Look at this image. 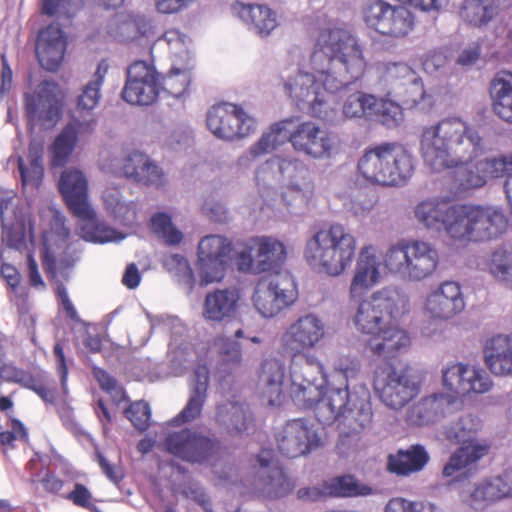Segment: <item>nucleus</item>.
Segmentation results:
<instances>
[{"mask_svg": "<svg viewBox=\"0 0 512 512\" xmlns=\"http://www.w3.org/2000/svg\"><path fill=\"white\" fill-rule=\"evenodd\" d=\"M310 65L313 72L299 69L285 81V90L300 108L308 105L312 116L333 123L337 116L333 94L364 75V48L345 24L329 21L318 31Z\"/></svg>", "mask_w": 512, "mask_h": 512, "instance_id": "obj_1", "label": "nucleus"}, {"mask_svg": "<svg viewBox=\"0 0 512 512\" xmlns=\"http://www.w3.org/2000/svg\"><path fill=\"white\" fill-rule=\"evenodd\" d=\"M357 358L340 357L334 363L335 371L345 380L344 387L316 384L314 379L304 377L298 383L291 375V398L301 409H314L315 417L322 425L335 422L352 430L366 427L372 420L370 391L363 383L351 384L360 372Z\"/></svg>", "mask_w": 512, "mask_h": 512, "instance_id": "obj_2", "label": "nucleus"}, {"mask_svg": "<svg viewBox=\"0 0 512 512\" xmlns=\"http://www.w3.org/2000/svg\"><path fill=\"white\" fill-rule=\"evenodd\" d=\"M487 150V143L479 130L459 117H446L423 128L420 153L424 164L434 172L468 166L461 178L467 189L484 186L489 178H497L491 158L469 164Z\"/></svg>", "mask_w": 512, "mask_h": 512, "instance_id": "obj_3", "label": "nucleus"}, {"mask_svg": "<svg viewBox=\"0 0 512 512\" xmlns=\"http://www.w3.org/2000/svg\"><path fill=\"white\" fill-rule=\"evenodd\" d=\"M442 378L449 393H434L422 398L410 410L409 419L412 423L418 426L434 423L458 408L459 396L483 394L493 385L486 371L463 363L446 367Z\"/></svg>", "mask_w": 512, "mask_h": 512, "instance_id": "obj_4", "label": "nucleus"}, {"mask_svg": "<svg viewBox=\"0 0 512 512\" xmlns=\"http://www.w3.org/2000/svg\"><path fill=\"white\" fill-rule=\"evenodd\" d=\"M290 142L294 151L313 159H329L334 150V138L313 121H297L292 118L272 124L247 153L238 159L239 166H248L254 159L271 153Z\"/></svg>", "mask_w": 512, "mask_h": 512, "instance_id": "obj_5", "label": "nucleus"}, {"mask_svg": "<svg viewBox=\"0 0 512 512\" xmlns=\"http://www.w3.org/2000/svg\"><path fill=\"white\" fill-rule=\"evenodd\" d=\"M507 220L500 209L471 204H452L443 231L462 243L487 241L501 235Z\"/></svg>", "mask_w": 512, "mask_h": 512, "instance_id": "obj_6", "label": "nucleus"}, {"mask_svg": "<svg viewBox=\"0 0 512 512\" xmlns=\"http://www.w3.org/2000/svg\"><path fill=\"white\" fill-rule=\"evenodd\" d=\"M356 238L342 224H332L307 240L304 257L315 270L331 276L342 274L356 252Z\"/></svg>", "mask_w": 512, "mask_h": 512, "instance_id": "obj_7", "label": "nucleus"}, {"mask_svg": "<svg viewBox=\"0 0 512 512\" xmlns=\"http://www.w3.org/2000/svg\"><path fill=\"white\" fill-rule=\"evenodd\" d=\"M359 174L368 182L381 186H401L414 173L412 153L397 143H382L366 148L358 160Z\"/></svg>", "mask_w": 512, "mask_h": 512, "instance_id": "obj_8", "label": "nucleus"}, {"mask_svg": "<svg viewBox=\"0 0 512 512\" xmlns=\"http://www.w3.org/2000/svg\"><path fill=\"white\" fill-rule=\"evenodd\" d=\"M354 302L353 324L358 332L371 337L389 322L397 321L409 305L408 296L396 285L385 286Z\"/></svg>", "mask_w": 512, "mask_h": 512, "instance_id": "obj_9", "label": "nucleus"}, {"mask_svg": "<svg viewBox=\"0 0 512 512\" xmlns=\"http://www.w3.org/2000/svg\"><path fill=\"white\" fill-rule=\"evenodd\" d=\"M476 430L471 415L459 418L447 428V439L460 446L444 465L442 469L444 478H451L454 481L468 478L476 471L478 462L489 453L490 445L472 436Z\"/></svg>", "mask_w": 512, "mask_h": 512, "instance_id": "obj_10", "label": "nucleus"}, {"mask_svg": "<svg viewBox=\"0 0 512 512\" xmlns=\"http://www.w3.org/2000/svg\"><path fill=\"white\" fill-rule=\"evenodd\" d=\"M383 263L390 273L404 280L421 281L434 273L439 255L427 242L402 240L387 249Z\"/></svg>", "mask_w": 512, "mask_h": 512, "instance_id": "obj_11", "label": "nucleus"}, {"mask_svg": "<svg viewBox=\"0 0 512 512\" xmlns=\"http://www.w3.org/2000/svg\"><path fill=\"white\" fill-rule=\"evenodd\" d=\"M256 468L248 480L250 492L263 500H279L290 495L296 487V481L286 470L273 460L272 450L263 449L256 456Z\"/></svg>", "mask_w": 512, "mask_h": 512, "instance_id": "obj_12", "label": "nucleus"}, {"mask_svg": "<svg viewBox=\"0 0 512 512\" xmlns=\"http://www.w3.org/2000/svg\"><path fill=\"white\" fill-rule=\"evenodd\" d=\"M23 104L30 131H34L37 126L51 129L61 119L63 101L59 86L53 81L43 80L33 91L25 92Z\"/></svg>", "mask_w": 512, "mask_h": 512, "instance_id": "obj_13", "label": "nucleus"}, {"mask_svg": "<svg viewBox=\"0 0 512 512\" xmlns=\"http://www.w3.org/2000/svg\"><path fill=\"white\" fill-rule=\"evenodd\" d=\"M298 297L294 277L287 271L257 282L252 296L253 305L264 318H272L291 306Z\"/></svg>", "mask_w": 512, "mask_h": 512, "instance_id": "obj_14", "label": "nucleus"}, {"mask_svg": "<svg viewBox=\"0 0 512 512\" xmlns=\"http://www.w3.org/2000/svg\"><path fill=\"white\" fill-rule=\"evenodd\" d=\"M363 16L370 29L391 38H404L415 27V17L409 9L384 0L369 1L363 9Z\"/></svg>", "mask_w": 512, "mask_h": 512, "instance_id": "obj_15", "label": "nucleus"}, {"mask_svg": "<svg viewBox=\"0 0 512 512\" xmlns=\"http://www.w3.org/2000/svg\"><path fill=\"white\" fill-rule=\"evenodd\" d=\"M164 446L168 453L190 464H205L215 457L220 441L193 428L169 433Z\"/></svg>", "mask_w": 512, "mask_h": 512, "instance_id": "obj_16", "label": "nucleus"}, {"mask_svg": "<svg viewBox=\"0 0 512 512\" xmlns=\"http://www.w3.org/2000/svg\"><path fill=\"white\" fill-rule=\"evenodd\" d=\"M207 127L219 139L243 138L256 130V120L241 106L233 103H219L207 112Z\"/></svg>", "mask_w": 512, "mask_h": 512, "instance_id": "obj_17", "label": "nucleus"}, {"mask_svg": "<svg viewBox=\"0 0 512 512\" xmlns=\"http://www.w3.org/2000/svg\"><path fill=\"white\" fill-rule=\"evenodd\" d=\"M162 80L163 76L152 65L135 61L127 68L122 99L131 105H151L160 95Z\"/></svg>", "mask_w": 512, "mask_h": 512, "instance_id": "obj_18", "label": "nucleus"}, {"mask_svg": "<svg viewBox=\"0 0 512 512\" xmlns=\"http://www.w3.org/2000/svg\"><path fill=\"white\" fill-rule=\"evenodd\" d=\"M279 169L283 188H286L281 192V201L291 214H298L297 209L307 205L311 193L309 169L303 160L295 156H279Z\"/></svg>", "mask_w": 512, "mask_h": 512, "instance_id": "obj_19", "label": "nucleus"}, {"mask_svg": "<svg viewBox=\"0 0 512 512\" xmlns=\"http://www.w3.org/2000/svg\"><path fill=\"white\" fill-rule=\"evenodd\" d=\"M280 453L288 458L310 454L322 446L318 426L307 418H296L286 422L276 435Z\"/></svg>", "mask_w": 512, "mask_h": 512, "instance_id": "obj_20", "label": "nucleus"}, {"mask_svg": "<svg viewBox=\"0 0 512 512\" xmlns=\"http://www.w3.org/2000/svg\"><path fill=\"white\" fill-rule=\"evenodd\" d=\"M374 389L383 404L399 410L418 395L420 385L408 368H391L385 376L376 377Z\"/></svg>", "mask_w": 512, "mask_h": 512, "instance_id": "obj_21", "label": "nucleus"}, {"mask_svg": "<svg viewBox=\"0 0 512 512\" xmlns=\"http://www.w3.org/2000/svg\"><path fill=\"white\" fill-rule=\"evenodd\" d=\"M230 252L231 243L220 235H209L199 242L198 265L202 284L224 278Z\"/></svg>", "mask_w": 512, "mask_h": 512, "instance_id": "obj_22", "label": "nucleus"}, {"mask_svg": "<svg viewBox=\"0 0 512 512\" xmlns=\"http://www.w3.org/2000/svg\"><path fill=\"white\" fill-rule=\"evenodd\" d=\"M325 334V324L322 319L314 313H308L288 326L282 336V342L286 350L298 356L315 348Z\"/></svg>", "mask_w": 512, "mask_h": 512, "instance_id": "obj_23", "label": "nucleus"}, {"mask_svg": "<svg viewBox=\"0 0 512 512\" xmlns=\"http://www.w3.org/2000/svg\"><path fill=\"white\" fill-rule=\"evenodd\" d=\"M59 191L74 216L81 220H93L95 213L88 203V183L83 173L76 169L62 172Z\"/></svg>", "mask_w": 512, "mask_h": 512, "instance_id": "obj_24", "label": "nucleus"}, {"mask_svg": "<svg viewBox=\"0 0 512 512\" xmlns=\"http://www.w3.org/2000/svg\"><path fill=\"white\" fill-rule=\"evenodd\" d=\"M380 267L381 262L375 253V248L371 245L363 247L359 253L349 287L351 301L363 297L379 283Z\"/></svg>", "mask_w": 512, "mask_h": 512, "instance_id": "obj_25", "label": "nucleus"}, {"mask_svg": "<svg viewBox=\"0 0 512 512\" xmlns=\"http://www.w3.org/2000/svg\"><path fill=\"white\" fill-rule=\"evenodd\" d=\"M210 373L206 365H198L189 384V398L178 415L170 420V425L180 426L190 423L200 417L207 400Z\"/></svg>", "mask_w": 512, "mask_h": 512, "instance_id": "obj_26", "label": "nucleus"}, {"mask_svg": "<svg viewBox=\"0 0 512 512\" xmlns=\"http://www.w3.org/2000/svg\"><path fill=\"white\" fill-rule=\"evenodd\" d=\"M411 345L409 333L389 322L379 332L369 338L366 348L374 355L384 360L406 353Z\"/></svg>", "mask_w": 512, "mask_h": 512, "instance_id": "obj_27", "label": "nucleus"}, {"mask_svg": "<svg viewBox=\"0 0 512 512\" xmlns=\"http://www.w3.org/2000/svg\"><path fill=\"white\" fill-rule=\"evenodd\" d=\"M425 308L434 318L449 319L462 312L465 301L460 285L454 281L443 282L426 300Z\"/></svg>", "mask_w": 512, "mask_h": 512, "instance_id": "obj_28", "label": "nucleus"}, {"mask_svg": "<svg viewBox=\"0 0 512 512\" xmlns=\"http://www.w3.org/2000/svg\"><path fill=\"white\" fill-rule=\"evenodd\" d=\"M65 51L66 41L60 27L49 25L39 32L35 53L44 69L56 71L63 61Z\"/></svg>", "mask_w": 512, "mask_h": 512, "instance_id": "obj_29", "label": "nucleus"}, {"mask_svg": "<svg viewBox=\"0 0 512 512\" xmlns=\"http://www.w3.org/2000/svg\"><path fill=\"white\" fill-rule=\"evenodd\" d=\"M287 369L284 362L276 358L265 359L261 364L258 388L270 406H278L284 397Z\"/></svg>", "mask_w": 512, "mask_h": 512, "instance_id": "obj_30", "label": "nucleus"}, {"mask_svg": "<svg viewBox=\"0 0 512 512\" xmlns=\"http://www.w3.org/2000/svg\"><path fill=\"white\" fill-rule=\"evenodd\" d=\"M484 362L497 376L512 375V336L498 334L486 340Z\"/></svg>", "mask_w": 512, "mask_h": 512, "instance_id": "obj_31", "label": "nucleus"}, {"mask_svg": "<svg viewBox=\"0 0 512 512\" xmlns=\"http://www.w3.org/2000/svg\"><path fill=\"white\" fill-rule=\"evenodd\" d=\"M382 79L390 85L408 86L414 104L424 101L426 91L421 77L404 62H388L380 67Z\"/></svg>", "mask_w": 512, "mask_h": 512, "instance_id": "obj_32", "label": "nucleus"}, {"mask_svg": "<svg viewBox=\"0 0 512 512\" xmlns=\"http://www.w3.org/2000/svg\"><path fill=\"white\" fill-rule=\"evenodd\" d=\"M251 248L256 253V267L261 273L276 272L284 264L287 251L283 242L272 236L251 238Z\"/></svg>", "mask_w": 512, "mask_h": 512, "instance_id": "obj_33", "label": "nucleus"}, {"mask_svg": "<svg viewBox=\"0 0 512 512\" xmlns=\"http://www.w3.org/2000/svg\"><path fill=\"white\" fill-rule=\"evenodd\" d=\"M121 171L126 178L139 184L156 187L163 184L164 174L161 168L138 151H133L125 157Z\"/></svg>", "mask_w": 512, "mask_h": 512, "instance_id": "obj_34", "label": "nucleus"}, {"mask_svg": "<svg viewBox=\"0 0 512 512\" xmlns=\"http://www.w3.org/2000/svg\"><path fill=\"white\" fill-rule=\"evenodd\" d=\"M232 10L251 31L262 37L268 36L278 25L276 13L265 5L237 1Z\"/></svg>", "mask_w": 512, "mask_h": 512, "instance_id": "obj_35", "label": "nucleus"}, {"mask_svg": "<svg viewBox=\"0 0 512 512\" xmlns=\"http://www.w3.org/2000/svg\"><path fill=\"white\" fill-rule=\"evenodd\" d=\"M239 299L236 289H216L205 297L203 317L213 322L229 320L236 314Z\"/></svg>", "mask_w": 512, "mask_h": 512, "instance_id": "obj_36", "label": "nucleus"}, {"mask_svg": "<svg viewBox=\"0 0 512 512\" xmlns=\"http://www.w3.org/2000/svg\"><path fill=\"white\" fill-rule=\"evenodd\" d=\"M95 120L81 122L73 119L65 125L52 144V165L55 167L64 166L72 154L78 140V134L82 131L92 129Z\"/></svg>", "mask_w": 512, "mask_h": 512, "instance_id": "obj_37", "label": "nucleus"}, {"mask_svg": "<svg viewBox=\"0 0 512 512\" xmlns=\"http://www.w3.org/2000/svg\"><path fill=\"white\" fill-rule=\"evenodd\" d=\"M430 460V455L421 444L410 445L400 449L396 454L389 455L387 467L391 473L399 476H409L422 471Z\"/></svg>", "mask_w": 512, "mask_h": 512, "instance_id": "obj_38", "label": "nucleus"}, {"mask_svg": "<svg viewBox=\"0 0 512 512\" xmlns=\"http://www.w3.org/2000/svg\"><path fill=\"white\" fill-rule=\"evenodd\" d=\"M492 109L502 121L512 124V71L501 70L490 82Z\"/></svg>", "mask_w": 512, "mask_h": 512, "instance_id": "obj_39", "label": "nucleus"}, {"mask_svg": "<svg viewBox=\"0 0 512 512\" xmlns=\"http://www.w3.org/2000/svg\"><path fill=\"white\" fill-rule=\"evenodd\" d=\"M216 422L230 434H240L247 431L253 422L249 406L238 401H227L217 405Z\"/></svg>", "mask_w": 512, "mask_h": 512, "instance_id": "obj_40", "label": "nucleus"}, {"mask_svg": "<svg viewBox=\"0 0 512 512\" xmlns=\"http://www.w3.org/2000/svg\"><path fill=\"white\" fill-rule=\"evenodd\" d=\"M214 347L217 351L215 375L219 381H223L241 368V346L235 339L218 336L214 340Z\"/></svg>", "mask_w": 512, "mask_h": 512, "instance_id": "obj_41", "label": "nucleus"}, {"mask_svg": "<svg viewBox=\"0 0 512 512\" xmlns=\"http://www.w3.org/2000/svg\"><path fill=\"white\" fill-rule=\"evenodd\" d=\"M259 194L267 206L283 188V179L279 169V155L273 156L261 164L255 173Z\"/></svg>", "mask_w": 512, "mask_h": 512, "instance_id": "obj_42", "label": "nucleus"}, {"mask_svg": "<svg viewBox=\"0 0 512 512\" xmlns=\"http://www.w3.org/2000/svg\"><path fill=\"white\" fill-rule=\"evenodd\" d=\"M450 206L451 203L444 198H428L415 206L414 215L417 221L427 229L441 231Z\"/></svg>", "mask_w": 512, "mask_h": 512, "instance_id": "obj_43", "label": "nucleus"}, {"mask_svg": "<svg viewBox=\"0 0 512 512\" xmlns=\"http://www.w3.org/2000/svg\"><path fill=\"white\" fill-rule=\"evenodd\" d=\"M499 0H465L460 17L474 27L487 25L497 14Z\"/></svg>", "mask_w": 512, "mask_h": 512, "instance_id": "obj_44", "label": "nucleus"}, {"mask_svg": "<svg viewBox=\"0 0 512 512\" xmlns=\"http://www.w3.org/2000/svg\"><path fill=\"white\" fill-rule=\"evenodd\" d=\"M43 147L40 144L30 143L28 147L27 160L29 165L26 166L22 157H18V170L23 186L32 185L39 187L44 174L42 165Z\"/></svg>", "mask_w": 512, "mask_h": 512, "instance_id": "obj_45", "label": "nucleus"}, {"mask_svg": "<svg viewBox=\"0 0 512 512\" xmlns=\"http://www.w3.org/2000/svg\"><path fill=\"white\" fill-rule=\"evenodd\" d=\"M108 66L105 61L98 64L97 70L83 88L82 93L78 96V109L91 111L93 110L101 98V87L107 73Z\"/></svg>", "mask_w": 512, "mask_h": 512, "instance_id": "obj_46", "label": "nucleus"}, {"mask_svg": "<svg viewBox=\"0 0 512 512\" xmlns=\"http://www.w3.org/2000/svg\"><path fill=\"white\" fill-rule=\"evenodd\" d=\"M498 491L491 477H489L475 485L465 502L473 510L483 511L501 500Z\"/></svg>", "mask_w": 512, "mask_h": 512, "instance_id": "obj_47", "label": "nucleus"}, {"mask_svg": "<svg viewBox=\"0 0 512 512\" xmlns=\"http://www.w3.org/2000/svg\"><path fill=\"white\" fill-rule=\"evenodd\" d=\"M376 97L364 92H356L347 97L343 104V114L347 118L365 117L372 119L375 116L373 105Z\"/></svg>", "mask_w": 512, "mask_h": 512, "instance_id": "obj_48", "label": "nucleus"}, {"mask_svg": "<svg viewBox=\"0 0 512 512\" xmlns=\"http://www.w3.org/2000/svg\"><path fill=\"white\" fill-rule=\"evenodd\" d=\"M168 359L172 368L181 373L195 360V352L184 337H175L168 344Z\"/></svg>", "mask_w": 512, "mask_h": 512, "instance_id": "obj_49", "label": "nucleus"}, {"mask_svg": "<svg viewBox=\"0 0 512 512\" xmlns=\"http://www.w3.org/2000/svg\"><path fill=\"white\" fill-rule=\"evenodd\" d=\"M145 314L150 324V333L155 331L169 333L170 340L175 337H185L187 330L179 317L169 314L153 315L149 312Z\"/></svg>", "mask_w": 512, "mask_h": 512, "instance_id": "obj_50", "label": "nucleus"}, {"mask_svg": "<svg viewBox=\"0 0 512 512\" xmlns=\"http://www.w3.org/2000/svg\"><path fill=\"white\" fill-rule=\"evenodd\" d=\"M373 108L375 116L371 120H376L389 129L399 126L403 121L401 106L391 100L376 97Z\"/></svg>", "mask_w": 512, "mask_h": 512, "instance_id": "obj_51", "label": "nucleus"}, {"mask_svg": "<svg viewBox=\"0 0 512 512\" xmlns=\"http://www.w3.org/2000/svg\"><path fill=\"white\" fill-rule=\"evenodd\" d=\"M327 488L331 495L340 497L368 495L371 493L370 487L359 484L357 479L352 475L332 478Z\"/></svg>", "mask_w": 512, "mask_h": 512, "instance_id": "obj_52", "label": "nucleus"}, {"mask_svg": "<svg viewBox=\"0 0 512 512\" xmlns=\"http://www.w3.org/2000/svg\"><path fill=\"white\" fill-rule=\"evenodd\" d=\"M489 270L499 282L512 289V252L495 250L490 259Z\"/></svg>", "mask_w": 512, "mask_h": 512, "instance_id": "obj_53", "label": "nucleus"}, {"mask_svg": "<svg viewBox=\"0 0 512 512\" xmlns=\"http://www.w3.org/2000/svg\"><path fill=\"white\" fill-rule=\"evenodd\" d=\"M81 238L87 242L104 244L108 242H120L125 234L106 225L105 223L86 224L81 227Z\"/></svg>", "mask_w": 512, "mask_h": 512, "instance_id": "obj_54", "label": "nucleus"}, {"mask_svg": "<svg viewBox=\"0 0 512 512\" xmlns=\"http://www.w3.org/2000/svg\"><path fill=\"white\" fill-rule=\"evenodd\" d=\"M190 83L191 73L189 71L172 69L166 78L163 77L161 91L180 99L188 95Z\"/></svg>", "mask_w": 512, "mask_h": 512, "instance_id": "obj_55", "label": "nucleus"}, {"mask_svg": "<svg viewBox=\"0 0 512 512\" xmlns=\"http://www.w3.org/2000/svg\"><path fill=\"white\" fill-rule=\"evenodd\" d=\"M83 0H41L42 14L71 19L83 7Z\"/></svg>", "mask_w": 512, "mask_h": 512, "instance_id": "obj_56", "label": "nucleus"}, {"mask_svg": "<svg viewBox=\"0 0 512 512\" xmlns=\"http://www.w3.org/2000/svg\"><path fill=\"white\" fill-rule=\"evenodd\" d=\"M151 229L168 245H177L182 241L181 231L173 226L172 219L167 213L159 212L153 215Z\"/></svg>", "mask_w": 512, "mask_h": 512, "instance_id": "obj_57", "label": "nucleus"}, {"mask_svg": "<svg viewBox=\"0 0 512 512\" xmlns=\"http://www.w3.org/2000/svg\"><path fill=\"white\" fill-rule=\"evenodd\" d=\"M491 159L492 163L489 167L494 169L496 177H506L504 190L512 213V152L491 157Z\"/></svg>", "mask_w": 512, "mask_h": 512, "instance_id": "obj_58", "label": "nucleus"}, {"mask_svg": "<svg viewBox=\"0 0 512 512\" xmlns=\"http://www.w3.org/2000/svg\"><path fill=\"white\" fill-rule=\"evenodd\" d=\"M30 483H39L47 494L60 496L63 498L64 494H62L61 491L65 485V482L49 468L37 473H31Z\"/></svg>", "mask_w": 512, "mask_h": 512, "instance_id": "obj_59", "label": "nucleus"}, {"mask_svg": "<svg viewBox=\"0 0 512 512\" xmlns=\"http://www.w3.org/2000/svg\"><path fill=\"white\" fill-rule=\"evenodd\" d=\"M125 416L137 430L145 431L150 425L151 409L146 401H135L125 410Z\"/></svg>", "mask_w": 512, "mask_h": 512, "instance_id": "obj_60", "label": "nucleus"}, {"mask_svg": "<svg viewBox=\"0 0 512 512\" xmlns=\"http://www.w3.org/2000/svg\"><path fill=\"white\" fill-rule=\"evenodd\" d=\"M164 266L169 270H176L177 274H181V281L188 286L191 291L195 285L193 271L189 266L187 259L180 254H171L164 259Z\"/></svg>", "mask_w": 512, "mask_h": 512, "instance_id": "obj_61", "label": "nucleus"}, {"mask_svg": "<svg viewBox=\"0 0 512 512\" xmlns=\"http://www.w3.org/2000/svg\"><path fill=\"white\" fill-rule=\"evenodd\" d=\"M63 498L90 512H103L95 505L92 493L84 484L75 483L73 490L63 495Z\"/></svg>", "mask_w": 512, "mask_h": 512, "instance_id": "obj_62", "label": "nucleus"}, {"mask_svg": "<svg viewBox=\"0 0 512 512\" xmlns=\"http://www.w3.org/2000/svg\"><path fill=\"white\" fill-rule=\"evenodd\" d=\"M2 245H6L9 248L19 250L25 244V225L23 222L16 223L11 227L2 219Z\"/></svg>", "mask_w": 512, "mask_h": 512, "instance_id": "obj_63", "label": "nucleus"}, {"mask_svg": "<svg viewBox=\"0 0 512 512\" xmlns=\"http://www.w3.org/2000/svg\"><path fill=\"white\" fill-rule=\"evenodd\" d=\"M92 373L102 390L112 394L114 397H119V400L128 399L125 391L118 386L117 380L106 370L94 366L92 368Z\"/></svg>", "mask_w": 512, "mask_h": 512, "instance_id": "obj_64", "label": "nucleus"}]
</instances>
